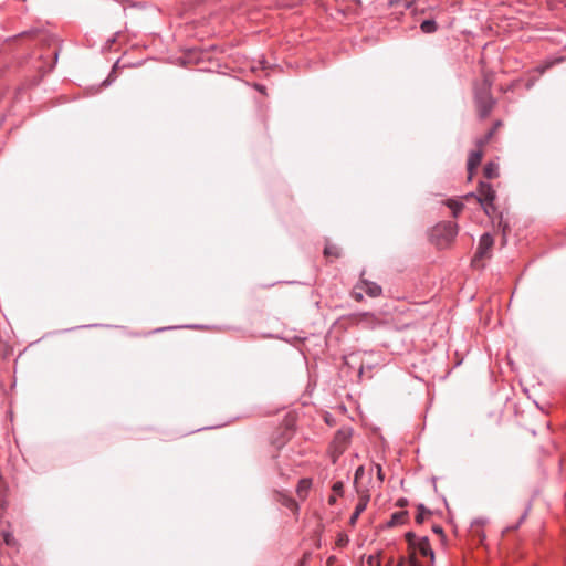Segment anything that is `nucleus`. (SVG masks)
<instances>
[{
    "label": "nucleus",
    "mask_w": 566,
    "mask_h": 566,
    "mask_svg": "<svg viewBox=\"0 0 566 566\" xmlns=\"http://www.w3.org/2000/svg\"><path fill=\"white\" fill-rule=\"evenodd\" d=\"M353 431L350 428H340L336 431L331 444L329 457L333 463H336L338 458L345 452L350 443Z\"/></svg>",
    "instance_id": "nucleus-3"
},
{
    "label": "nucleus",
    "mask_w": 566,
    "mask_h": 566,
    "mask_svg": "<svg viewBox=\"0 0 566 566\" xmlns=\"http://www.w3.org/2000/svg\"><path fill=\"white\" fill-rule=\"evenodd\" d=\"M497 165L495 163H488L483 168V175L486 179H493L497 177Z\"/></svg>",
    "instance_id": "nucleus-16"
},
{
    "label": "nucleus",
    "mask_w": 566,
    "mask_h": 566,
    "mask_svg": "<svg viewBox=\"0 0 566 566\" xmlns=\"http://www.w3.org/2000/svg\"><path fill=\"white\" fill-rule=\"evenodd\" d=\"M408 566H420V562L415 556H409Z\"/></svg>",
    "instance_id": "nucleus-28"
},
{
    "label": "nucleus",
    "mask_w": 566,
    "mask_h": 566,
    "mask_svg": "<svg viewBox=\"0 0 566 566\" xmlns=\"http://www.w3.org/2000/svg\"><path fill=\"white\" fill-rule=\"evenodd\" d=\"M324 254L326 256H335L337 258L339 255L338 248L335 245H326L324 249Z\"/></svg>",
    "instance_id": "nucleus-23"
},
{
    "label": "nucleus",
    "mask_w": 566,
    "mask_h": 566,
    "mask_svg": "<svg viewBox=\"0 0 566 566\" xmlns=\"http://www.w3.org/2000/svg\"><path fill=\"white\" fill-rule=\"evenodd\" d=\"M326 566H343L340 564H338V559L336 556L332 555L327 558L326 560Z\"/></svg>",
    "instance_id": "nucleus-26"
},
{
    "label": "nucleus",
    "mask_w": 566,
    "mask_h": 566,
    "mask_svg": "<svg viewBox=\"0 0 566 566\" xmlns=\"http://www.w3.org/2000/svg\"><path fill=\"white\" fill-rule=\"evenodd\" d=\"M375 468H376V471H377V478L380 482L384 481L385 476H384V472H382V468L380 464H375Z\"/></svg>",
    "instance_id": "nucleus-27"
},
{
    "label": "nucleus",
    "mask_w": 566,
    "mask_h": 566,
    "mask_svg": "<svg viewBox=\"0 0 566 566\" xmlns=\"http://www.w3.org/2000/svg\"><path fill=\"white\" fill-rule=\"evenodd\" d=\"M407 517H408V512L407 511L395 512L391 515V517H390L389 522L387 523V525L389 527L401 525V524H403L407 521Z\"/></svg>",
    "instance_id": "nucleus-14"
},
{
    "label": "nucleus",
    "mask_w": 566,
    "mask_h": 566,
    "mask_svg": "<svg viewBox=\"0 0 566 566\" xmlns=\"http://www.w3.org/2000/svg\"><path fill=\"white\" fill-rule=\"evenodd\" d=\"M406 542L408 543V547L410 551L409 556L416 557V544L420 537H418L413 532H408L405 535Z\"/></svg>",
    "instance_id": "nucleus-15"
},
{
    "label": "nucleus",
    "mask_w": 566,
    "mask_h": 566,
    "mask_svg": "<svg viewBox=\"0 0 566 566\" xmlns=\"http://www.w3.org/2000/svg\"><path fill=\"white\" fill-rule=\"evenodd\" d=\"M492 134H493V130H490L488 136L485 137V139L479 142V146H482L484 143H486L488 139L492 136Z\"/></svg>",
    "instance_id": "nucleus-29"
},
{
    "label": "nucleus",
    "mask_w": 566,
    "mask_h": 566,
    "mask_svg": "<svg viewBox=\"0 0 566 566\" xmlns=\"http://www.w3.org/2000/svg\"><path fill=\"white\" fill-rule=\"evenodd\" d=\"M277 472L280 475H284V471L280 465H277Z\"/></svg>",
    "instance_id": "nucleus-32"
},
{
    "label": "nucleus",
    "mask_w": 566,
    "mask_h": 566,
    "mask_svg": "<svg viewBox=\"0 0 566 566\" xmlns=\"http://www.w3.org/2000/svg\"><path fill=\"white\" fill-rule=\"evenodd\" d=\"M433 531H434L436 533H442V528H441L440 526H434V527H433Z\"/></svg>",
    "instance_id": "nucleus-31"
},
{
    "label": "nucleus",
    "mask_w": 566,
    "mask_h": 566,
    "mask_svg": "<svg viewBox=\"0 0 566 566\" xmlns=\"http://www.w3.org/2000/svg\"><path fill=\"white\" fill-rule=\"evenodd\" d=\"M446 205L451 209L452 216L454 218H457L460 214V212L462 211V209L464 207L461 201H458V200H454V199L447 200Z\"/></svg>",
    "instance_id": "nucleus-17"
},
{
    "label": "nucleus",
    "mask_w": 566,
    "mask_h": 566,
    "mask_svg": "<svg viewBox=\"0 0 566 566\" xmlns=\"http://www.w3.org/2000/svg\"><path fill=\"white\" fill-rule=\"evenodd\" d=\"M365 474V469L363 465H359L356 471H355V476H354V484L357 485L358 483V480H360Z\"/></svg>",
    "instance_id": "nucleus-24"
},
{
    "label": "nucleus",
    "mask_w": 566,
    "mask_h": 566,
    "mask_svg": "<svg viewBox=\"0 0 566 566\" xmlns=\"http://www.w3.org/2000/svg\"><path fill=\"white\" fill-rule=\"evenodd\" d=\"M428 514H429V511L422 504H420L418 506V512H417V515H416V522L418 524H421L424 521L426 515H428Z\"/></svg>",
    "instance_id": "nucleus-21"
},
{
    "label": "nucleus",
    "mask_w": 566,
    "mask_h": 566,
    "mask_svg": "<svg viewBox=\"0 0 566 566\" xmlns=\"http://www.w3.org/2000/svg\"><path fill=\"white\" fill-rule=\"evenodd\" d=\"M482 156H483V154H482L481 149L473 150V151L470 153L469 158H468V175H469V179L472 178V176L474 174V170L481 164Z\"/></svg>",
    "instance_id": "nucleus-7"
},
{
    "label": "nucleus",
    "mask_w": 566,
    "mask_h": 566,
    "mask_svg": "<svg viewBox=\"0 0 566 566\" xmlns=\"http://www.w3.org/2000/svg\"><path fill=\"white\" fill-rule=\"evenodd\" d=\"M479 196L476 200L482 206L484 212L486 214H491V211L494 210L493 201L495 199V191L489 182L480 181L478 188ZM467 198H475L474 193H470Z\"/></svg>",
    "instance_id": "nucleus-4"
},
{
    "label": "nucleus",
    "mask_w": 566,
    "mask_h": 566,
    "mask_svg": "<svg viewBox=\"0 0 566 566\" xmlns=\"http://www.w3.org/2000/svg\"><path fill=\"white\" fill-rule=\"evenodd\" d=\"M417 554L422 557H429L431 562L434 559V553L428 537L423 536L418 539L416 544V555Z\"/></svg>",
    "instance_id": "nucleus-6"
},
{
    "label": "nucleus",
    "mask_w": 566,
    "mask_h": 566,
    "mask_svg": "<svg viewBox=\"0 0 566 566\" xmlns=\"http://www.w3.org/2000/svg\"><path fill=\"white\" fill-rule=\"evenodd\" d=\"M405 562H406V559L403 557H401L398 563V566H403Z\"/></svg>",
    "instance_id": "nucleus-33"
},
{
    "label": "nucleus",
    "mask_w": 566,
    "mask_h": 566,
    "mask_svg": "<svg viewBox=\"0 0 566 566\" xmlns=\"http://www.w3.org/2000/svg\"><path fill=\"white\" fill-rule=\"evenodd\" d=\"M406 504H407V500L406 499H399L397 501V505L400 506V507H403Z\"/></svg>",
    "instance_id": "nucleus-30"
},
{
    "label": "nucleus",
    "mask_w": 566,
    "mask_h": 566,
    "mask_svg": "<svg viewBox=\"0 0 566 566\" xmlns=\"http://www.w3.org/2000/svg\"><path fill=\"white\" fill-rule=\"evenodd\" d=\"M411 0H406V4L410 6Z\"/></svg>",
    "instance_id": "nucleus-35"
},
{
    "label": "nucleus",
    "mask_w": 566,
    "mask_h": 566,
    "mask_svg": "<svg viewBox=\"0 0 566 566\" xmlns=\"http://www.w3.org/2000/svg\"><path fill=\"white\" fill-rule=\"evenodd\" d=\"M359 287L363 289L365 291V293L367 295H369L370 297L379 296L382 291L381 286L378 285L377 283L365 281V280L361 281V286H359Z\"/></svg>",
    "instance_id": "nucleus-10"
},
{
    "label": "nucleus",
    "mask_w": 566,
    "mask_h": 566,
    "mask_svg": "<svg viewBox=\"0 0 566 566\" xmlns=\"http://www.w3.org/2000/svg\"><path fill=\"white\" fill-rule=\"evenodd\" d=\"M348 543V538L346 535L339 534L336 539V545L339 547L346 546Z\"/></svg>",
    "instance_id": "nucleus-25"
},
{
    "label": "nucleus",
    "mask_w": 566,
    "mask_h": 566,
    "mask_svg": "<svg viewBox=\"0 0 566 566\" xmlns=\"http://www.w3.org/2000/svg\"><path fill=\"white\" fill-rule=\"evenodd\" d=\"M491 80L484 76L482 82L474 87L475 105L481 118L488 117L495 104V99L491 94Z\"/></svg>",
    "instance_id": "nucleus-1"
},
{
    "label": "nucleus",
    "mask_w": 566,
    "mask_h": 566,
    "mask_svg": "<svg viewBox=\"0 0 566 566\" xmlns=\"http://www.w3.org/2000/svg\"><path fill=\"white\" fill-rule=\"evenodd\" d=\"M293 431L291 428H285L277 438H274L272 443L281 449L283 446L287 443V441L292 438Z\"/></svg>",
    "instance_id": "nucleus-12"
},
{
    "label": "nucleus",
    "mask_w": 566,
    "mask_h": 566,
    "mask_svg": "<svg viewBox=\"0 0 566 566\" xmlns=\"http://www.w3.org/2000/svg\"><path fill=\"white\" fill-rule=\"evenodd\" d=\"M564 61V57H557V59H553V60H548L546 61L543 65L538 66L537 67V71L543 74L545 73L548 69H551L552 66H554L555 64L557 63H560Z\"/></svg>",
    "instance_id": "nucleus-20"
},
{
    "label": "nucleus",
    "mask_w": 566,
    "mask_h": 566,
    "mask_svg": "<svg viewBox=\"0 0 566 566\" xmlns=\"http://www.w3.org/2000/svg\"><path fill=\"white\" fill-rule=\"evenodd\" d=\"M332 492H333V494L329 495V497H328V504L335 505L337 502V497L343 496V494H344V483L342 481H336L332 485Z\"/></svg>",
    "instance_id": "nucleus-13"
},
{
    "label": "nucleus",
    "mask_w": 566,
    "mask_h": 566,
    "mask_svg": "<svg viewBox=\"0 0 566 566\" xmlns=\"http://www.w3.org/2000/svg\"><path fill=\"white\" fill-rule=\"evenodd\" d=\"M312 488V479L303 478L298 481L296 486V494L301 500H305Z\"/></svg>",
    "instance_id": "nucleus-8"
},
{
    "label": "nucleus",
    "mask_w": 566,
    "mask_h": 566,
    "mask_svg": "<svg viewBox=\"0 0 566 566\" xmlns=\"http://www.w3.org/2000/svg\"><path fill=\"white\" fill-rule=\"evenodd\" d=\"M355 295H356V298H357V300H360V298H361V294H360V293H356V292H355Z\"/></svg>",
    "instance_id": "nucleus-34"
},
{
    "label": "nucleus",
    "mask_w": 566,
    "mask_h": 566,
    "mask_svg": "<svg viewBox=\"0 0 566 566\" xmlns=\"http://www.w3.org/2000/svg\"><path fill=\"white\" fill-rule=\"evenodd\" d=\"M367 564L369 566H382L381 559H380V553L368 556Z\"/></svg>",
    "instance_id": "nucleus-22"
},
{
    "label": "nucleus",
    "mask_w": 566,
    "mask_h": 566,
    "mask_svg": "<svg viewBox=\"0 0 566 566\" xmlns=\"http://www.w3.org/2000/svg\"><path fill=\"white\" fill-rule=\"evenodd\" d=\"M494 244L493 237L490 233H484L481 235L478 249L475 251V254L472 259V265L474 268H479V262L483 259L491 256V251Z\"/></svg>",
    "instance_id": "nucleus-5"
},
{
    "label": "nucleus",
    "mask_w": 566,
    "mask_h": 566,
    "mask_svg": "<svg viewBox=\"0 0 566 566\" xmlns=\"http://www.w3.org/2000/svg\"><path fill=\"white\" fill-rule=\"evenodd\" d=\"M0 537L4 545H7L9 547H15V545H17L15 538L9 530H2L0 532Z\"/></svg>",
    "instance_id": "nucleus-18"
},
{
    "label": "nucleus",
    "mask_w": 566,
    "mask_h": 566,
    "mask_svg": "<svg viewBox=\"0 0 566 566\" xmlns=\"http://www.w3.org/2000/svg\"><path fill=\"white\" fill-rule=\"evenodd\" d=\"M420 29L423 33H432L437 30V23L434 20H424L421 22Z\"/></svg>",
    "instance_id": "nucleus-19"
},
{
    "label": "nucleus",
    "mask_w": 566,
    "mask_h": 566,
    "mask_svg": "<svg viewBox=\"0 0 566 566\" xmlns=\"http://www.w3.org/2000/svg\"><path fill=\"white\" fill-rule=\"evenodd\" d=\"M277 501L293 513L298 512V504L287 494L279 493Z\"/></svg>",
    "instance_id": "nucleus-11"
},
{
    "label": "nucleus",
    "mask_w": 566,
    "mask_h": 566,
    "mask_svg": "<svg viewBox=\"0 0 566 566\" xmlns=\"http://www.w3.org/2000/svg\"><path fill=\"white\" fill-rule=\"evenodd\" d=\"M369 500V496H363L359 499V502L357 503L353 514L350 515L349 523L350 525H355L360 514L366 510L367 502Z\"/></svg>",
    "instance_id": "nucleus-9"
},
{
    "label": "nucleus",
    "mask_w": 566,
    "mask_h": 566,
    "mask_svg": "<svg viewBox=\"0 0 566 566\" xmlns=\"http://www.w3.org/2000/svg\"><path fill=\"white\" fill-rule=\"evenodd\" d=\"M459 227L454 221L438 223L432 229V238L440 248L448 247L458 235Z\"/></svg>",
    "instance_id": "nucleus-2"
}]
</instances>
